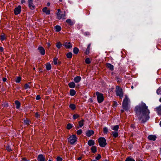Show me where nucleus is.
I'll return each mask as SVG.
<instances>
[{"label": "nucleus", "mask_w": 161, "mask_h": 161, "mask_svg": "<svg viewBox=\"0 0 161 161\" xmlns=\"http://www.w3.org/2000/svg\"><path fill=\"white\" fill-rule=\"evenodd\" d=\"M79 52V49L77 47H75L73 50V52L75 54H77Z\"/></svg>", "instance_id": "32"}, {"label": "nucleus", "mask_w": 161, "mask_h": 161, "mask_svg": "<svg viewBox=\"0 0 161 161\" xmlns=\"http://www.w3.org/2000/svg\"><path fill=\"white\" fill-rule=\"evenodd\" d=\"M96 95L97 96L98 102L99 103H101L103 102V94L100 93L98 92H96Z\"/></svg>", "instance_id": "6"}, {"label": "nucleus", "mask_w": 161, "mask_h": 161, "mask_svg": "<svg viewBox=\"0 0 161 161\" xmlns=\"http://www.w3.org/2000/svg\"><path fill=\"white\" fill-rule=\"evenodd\" d=\"M38 50H39L40 53L42 55H43L45 54V50H44V49L42 47H39L38 48Z\"/></svg>", "instance_id": "10"}, {"label": "nucleus", "mask_w": 161, "mask_h": 161, "mask_svg": "<svg viewBox=\"0 0 161 161\" xmlns=\"http://www.w3.org/2000/svg\"><path fill=\"white\" fill-rule=\"evenodd\" d=\"M53 63L54 64H56L57 63V59L56 58H54L53 59Z\"/></svg>", "instance_id": "47"}, {"label": "nucleus", "mask_w": 161, "mask_h": 161, "mask_svg": "<svg viewBox=\"0 0 161 161\" xmlns=\"http://www.w3.org/2000/svg\"><path fill=\"white\" fill-rule=\"evenodd\" d=\"M79 117H80L79 115L78 114H74L73 116V119H77V118H79Z\"/></svg>", "instance_id": "41"}, {"label": "nucleus", "mask_w": 161, "mask_h": 161, "mask_svg": "<svg viewBox=\"0 0 161 161\" xmlns=\"http://www.w3.org/2000/svg\"><path fill=\"white\" fill-rule=\"evenodd\" d=\"M81 77L79 76H77L74 78V81L76 83H78L81 80Z\"/></svg>", "instance_id": "19"}, {"label": "nucleus", "mask_w": 161, "mask_h": 161, "mask_svg": "<svg viewBox=\"0 0 161 161\" xmlns=\"http://www.w3.org/2000/svg\"><path fill=\"white\" fill-rule=\"evenodd\" d=\"M99 145L102 147H105L107 144L106 139L103 137H100L98 139Z\"/></svg>", "instance_id": "4"}, {"label": "nucleus", "mask_w": 161, "mask_h": 161, "mask_svg": "<svg viewBox=\"0 0 161 161\" xmlns=\"http://www.w3.org/2000/svg\"><path fill=\"white\" fill-rule=\"evenodd\" d=\"M30 84V83H29L28 84H25L24 88L25 89H27L28 88H30V86H29V84Z\"/></svg>", "instance_id": "40"}, {"label": "nucleus", "mask_w": 161, "mask_h": 161, "mask_svg": "<svg viewBox=\"0 0 161 161\" xmlns=\"http://www.w3.org/2000/svg\"><path fill=\"white\" fill-rule=\"evenodd\" d=\"M25 0H21V3L22 4L25 3Z\"/></svg>", "instance_id": "54"}, {"label": "nucleus", "mask_w": 161, "mask_h": 161, "mask_svg": "<svg viewBox=\"0 0 161 161\" xmlns=\"http://www.w3.org/2000/svg\"><path fill=\"white\" fill-rule=\"evenodd\" d=\"M8 106V104H5V105H4V107H7Z\"/></svg>", "instance_id": "59"}, {"label": "nucleus", "mask_w": 161, "mask_h": 161, "mask_svg": "<svg viewBox=\"0 0 161 161\" xmlns=\"http://www.w3.org/2000/svg\"><path fill=\"white\" fill-rule=\"evenodd\" d=\"M47 44L48 45V47H50V43L49 42L48 43H47Z\"/></svg>", "instance_id": "58"}, {"label": "nucleus", "mask_w": 161, "mask_h": 161, "mask_svg": "<svg viewBox=\"0 0 161 161\" xmlns=\"http://www.w3.org/2000/svg\"><path fill=\"white\" fill-rule=\"evenodd\" d=\"M112 133L113 136L114 138H116L118 136V133L117 131H113Z\"/></svg>", "instance_id": "25"}, {"label": "nucleus", "mask_w": 161, "mask_h": 161, "mask_svg": "<svg viewBox=\"0 0 161 161\" xmlns=\"http://www.w3.org/2000/svg\"><path fill=\"white\" fill-rule=\"evenodd\" d=\"M39 114H38V113H36V114H35V116L37 118H39Z\"/></svg>", "instance_id": "50"}, {"label": "nucleus", "mask_w": 161, "mask_h": 161, "mask_svg": "<svg viewBox=\"0 0 161 161\" xmlns=\"http://www.w3.org/2000/svg\"><path fill=\"white\" fill-rule=\"evenodd\" d=\"M69 107L72 110H74L75 108V106L74 104H70Z\"/></svg>", "instance_id": "30"}, {"label": "nucleus", "mask_w": 161, "mask_h": 161, "mask_svg": "<svg viewBox=\"0 0 161 161\" xmlns=\"http://www.w3.org/2000/svg\"><path fill=\"white\" fill-rule=\"evenodd\" d=\"M46 69L47 70H50L51 69V65L49 64H47L46 65Z\"/></svg>", "instance_id": "28"}, {"label": "nucleus", "mask_w": 161, "mask_h": 161, "mask_svg": "<svg viewBox=\"0 0 161 161\" xmlns=\"http://www.w3.org/2000/svg\"><path fill=\"white\" fill-rule=\"evenodd\" d=\"M38 161H45V157L42 154L38 155L37 157Z\"/></svg>", "instance_id": "13"}, {"label": "nucleus", "mask_w": 161, "mask_h": 161, "mask_svg": "<svg viewBox=\"0 0 161 161\" xmlns=\"http://www.w3.org/2000/svg\"><path fill=\"white\" fill-rule=\"evenodd\" d=\"M61 12V10L60 9H58V12L57 13V15H58V14H60V13Z\"/></svg>", "instance_id": "52"}, {"label": "nucleus", "mask_w": 161, "mask_h": 161, "mask_svg": "<svg viewBox=\"0 0 161 161\" xmlns=\"http://www.w3.org/2000/svg\"><path fill=\"white\" fill-rule=\"evenodd\" d=\"M3 81L5 82L7 80V79L6 78H4L3 79Z\"/></svg>", "instance_id": "55"}, {"label": "nucleus", "mask_w": 161, "mask_h": 161, "mask_svg": "<svg viewBox=\"0 0 161 161\" xmlns=\"http://www.w3.org/2000/svg\"><path fill=\"white\" fill-rule=\"evenodd\" d=\"M64 45L65 46L66 48H70L72 47V45L71 44L70 42H65Z\"/></svg>", "instance_id": "11"}, {"label": "nucleus", "mask_w": 161, "mask_h": 161, "mask_svg": "<svg viewBox=\"0 0 161 161\" xmlns=\"http://www.w3.org/2000/svg\"><path fill=\"white\" fill-rule=\"evenodd\" d=\"M135 111L137 117L142 122H146L149 118L150 111L146 104L143 103L136 107Z\"/></svg>", "instance_id": "1"}, {"label": "nucleus", "mask_w": 161, "mask_h": 161, "mask_svg": "<svg viewBox=\"0 0 161 161\" xmlns=\"http://www.w3.org/2000/svg\"><path fill=\"white\" fill-rule=\"evenodd\" d=\"M121 111L122 113H123L124 112V110H121Z\"/></svg>", "instance_id": "62"}, {"label": "nucleus", "mask_w": 161, "mask_h": 161, "mask_svg": "<svg viewBox=\"0 0 161 161\" xmlns=\"http://www.w3.org/2000/svg\"><path fill=\"white\" fill-rule=\"evenodd\" d=\"M15 103L16 105V108L18 109L19 108L20 105V103L19 101L16 100L15 101Z\"/></svg>", "instance_id": "22"}, {"label": "nucleus", "mask_w": 161, "mask_h": 161, "mask_svg": "<svg viewBox=\"0 0 161 161\" xmlns=\"http://www.w3.org/2000/svg\"><path fill=\"white\" fill-rule=\"evenodd\" d=\"M66 14L65 13V12H64L63 14H58L57 15V19H65L64 17L66 16Z\"/></svg>", "instance_id": "7"}, {"label": "nucleus", "mask_w": 161, "mask_h": 161, "mask_svg": "<svg viewBox=\"0 0 161 161\" xmlns=\"http://www.w3.org/2000/svg\"><path fill=\"white\" fill-rule=\"evenodd\" d=\"M6 150L8 152H10L11 151H12L11 148L9 146H6Z\"/></svg>", "instance_id": "42"}, {"label": "nucleus", "mask_w": 161, "mask_h": 161, "mask_svg": "<svg viewBox=\"0 0 161 161\" xmlns=\"http://www.w3.org/2000/svg\"><path fill=\"white\" fill-rule=\"evenodd\" d=\"M24 122L25 124L26 125H28L29 124V121L27 119L24 120Z\"/></svg>", "instance_id": "39"}, {"label": "nucleus", "mask_w": 161, "mask_h": 161, "mask_svg": "<svg viewBox=\"0 0 161 161\" xmlns=\"http://www.w3.org/2000/svg\"><path fill=\"white\" fill-rule=\"evenodd\" d=\"M21 8V6L19 5L17 7L15 8L14 9V13L15 15H17L20 13Z\"/></svg>", "instance_id": "8"}, {"label": "nucleus", "mask_w": 161, "mask_h": 161, "mask_svg": "<svg viewBox=\"0 0 161 161\" xmlns=\"http://www.w3.org/2000/svg\"><path fill=\"white\" fill-rule=\"evenodd\" d=\"M125 161H135V160L132 159L130 158H126L125 160Z\"/></svg>", "instance_id": "44"}, {"label": "nucleus", "mask_w": 161, "mask_h": 161, "mask_svg": "<svg viewBox=\"0 0 161 161\" xmlns=\"http://www.w3.org/2000/svg\"><path fill=\"white\" fill-rule=\"evenodd\" d=\"M106 67L109 68L111 70H113L114 69V66L110 64L107 63L106 64Z\"/></svg>", "instance_id": "16"}, {"label": "nucleus", "mask_w": 161, "mask_h": 161, "mask_svg": "<svg viewBox=\"0 0 161 161\" xmlns=\"http://www.w3.org/2000/svg\"><path fill=\"white\" fill-rule=\"evenodd\" d=\"M76 93L75 91L74 90H71L70 91V94L72 96L74 95Z\"/></svg>", "instance_id": "27"}, {"label": "nucleus", "mask_w": 161, "mask_h": 161, "mask_svg": "<svg viewBox=\"0 0 161 161\" xmlns=\"http://www.w3.org/2000/svg\"><path fill=\"white\" fill-rule=\"evenodd\" d=\"M21 80V78L20 77H18L15 80V82L16 83H19Z\"/></svg>", "instance_id": "43"}, {"label": "nucleus", "mask_w": 161, "mask_h": 161, "mask_svg": "<svg viewBox=\"0 0 161 161\" xmlns=\"http://www.w3.org/2000/svg\"><path fill=\"white\" fill-rule=\"evenodd\" d=\"M119 128V126L118 125H116L112 127L111 129L113 130H115V131H117Z\"/></svg>", "instance_id": "21"}, {"label": "nucleus", "mask_w": 161, "mask_h": 161, "mask_svg": "<svg viewBox=\"0 0 161 161\" xmlns=\"http://www.w3.org/2000/svg\"><path fill=\"white\" fill-rule=\"evenodd\" d=\"M159 101L160 102H161V97L159 99Z\"/></svg>", "instance_id": "64"}, {"label": "nucleus", "mask_w": 161, "mask_h": 161, "mask_svg": "<svg viewBox=\"0 0 161 161\" xmlns=\"http://www.w3.org/2000/svg\"><path fill=\"white\" fill-rule=\"evenodd\" d=\"M22 159L24 160H26V159L25 158H22Z\"/></svg>", "instance_id": "61"}, {"label": "nucleus", "mask_w": 161, "mask_h": 161, "mask_svg": "<svg viewBox=\"0 0 161 161\" xmlns=\"http://www.w3.org/2000/svg\"><path fill=\"white\" fill-rule=\"evenodd\" d=\"M28 3L29 8L31 10H33L35 9V5L33 3L32 0H28Z\"/></svg>", "instance_id": "9"}, {"label": "nucleus", "mask_w": 161, "mask_h": 161, "mask_svg": "<svg viewBox=\"0 0 161 161\" xmlns=\"http://www.w3.org/2000/svg\"><path fill=\"white\" fill-rule=\"evenodd\" d=\"M91 150H92V152L93 153H95L97 151V148H96V147L95 146H92L91 148Z\"/></svg>", "instance_id": "26"}, {"label": "nucleus", "mask_w": 161, "mask_h": 161, "mask_svg": "<svg viewBox=\"0 0 161 161\" xmlns=\"http://www.w3.org/2000/svg\"><path fill=\"white\" fill-rule=\"evenodd\" d=\"M82 132V130H78L77 132L76 133L78 135H80Z\"/></svg>", "instance_id": "45"}, {"label": "nucleus", "mask_w": 161, "mask_h": 161, "mask_svg": "<svg viewBox=\"0 0 161 161\" xmlns=\"http://www.w3.org/2000/svg\"><path fill=\"white\" fill-rule=\"evenodd\" d=\"M40 99V96L39 95H38L36 96V99L37 100H39Z\"/></svg>", "instance_id": "51"}, {"label": "nucleus", "mask_w": 161, "mask_h": 161, "mask_svg": "<svg viewBox=\"0 0 161 161\" xmlns=\"http://www.w3.org/2000/svg\"><path fill=\"white\" fill-rule=\"evenodd\" d=\"M81 159V157H79V158H78V160H80Z\"/></svg>", "instance_id": "60"}, {"label": "nucleus", "mask_w": 161, "mask_h": 161, "mask_svg": "<svg viewBox=\"0 0 161 161\" xmlns=\"http://www.w3.org/2000/svg\"><path fill=\"white\" fill-rule=\"evenodd\" d=\"M56 160L57 161H62V159L61 158L58 157L56 158Z\"/></svg>", "instance_id": "49"}, {"label": "nucleus", "mask_w": 161, "mask_h": 161, "mask_svg": "<svg viewBox=\"0 0 161 161\" xmlns=\"http://www.w3.org/2000/svg\"><path fill=\"white\" fill-rule=\"evenodd\" d=\"M94 131L92 130H88L86 133V135L88 136H90L94 134Z\"/></svg>", "instance_id": "14"}, {"label": "nucleus", "mask_w": 161, "mask_h": 161, "mask_svg": "<svg viewBox=\"0 0 161 161\" xmlns=\"http://www.w3.org/2000/svg\"><path fill=\"white\" fill-rule=\"evenodd\" d=\"M156 137L155 135H151L148 136V138L150 140L153 141H155L156 140Z\"/></svg>", "instance_id": "17"}, {"label": "nucleus", "mask_w": 161, "mask_h": 161, "mask_svg": "<svg viewBox=\"0 0 161 161\" xmlns=\"http://www.w3.org/2000/svg\"><path fill=\"white\" fill-rule=\"evenodd\" d=\"M91 44H88V46L87 47L86 51V54H89L90 53V47L91 46Z\"/></svg>", "instance_id": "24"}, {"label": "nucleus", "mask_w": 161, "mask_h": 161, "mask_svg": "<svg viewBox=\"0 0 161 161\" xmlns=\"http://www.w3.org/2000/svg\"><path fill=\"white\" fill-rule=\"evenodd\" d=\"M3 48L2 47H0V52H2L3 51Z\"/></svg>", "instance_id": "53"}, {"label": "nucleus", "mask_w": 161, "mask_h": 161, "mask_svg": "<svg viewBox=\"0 0 161 161\" xmlns=\"http://www.w3.org/2000/svg\"><path fill=\"white\" fill-rule=\"evenodd\" d=\"M157 93L158 95H161V87H159L157 90Z\"/></svg>", "instance_id": "34"}, {"label": "nucleus", "mask_w": 161, "mask_h": 161, "mask_svg": "<svg viewBox=\"0 0 161 161\" xmlns=\"http://www.w3.org/2000/svg\"><path fill=\"white\" fill-rule=\"evenodd\" d=\"M66 22L69 24L70 25H73V22L70 19H68L66 20Z\"/></svg>", "instance_id": "29"}, {"label": "nucleus", "mask_w": 161, "mask_h": 161, "mask_svg": "<svg viewBox=\"0 0 161 161\" xmlns=\"http://www.w3.org/2000/svg\"><path fill=\"white\" fill-rule=\"evenodd\" d=\"M62 46V44L60 42H58L56 44V47L58 48H60Z\"/></svg>", "instance_id": "36"}, {"label": "nucleus", "mask_w": 161, "mask_h": 161, "mask_svg": "<svg viewBox=\"0 0 161 161\" xmlns=\"http://www.w3.org/2000/svg\"><path fill=\"white\" fill-rule=\"evenodd\" d=\"M85 62L87 64H89L91 63L90 59L89 58H87L85 59Z\"/></svg>", "instance_id": "37"}, {"label": "nucleus", "mask_w": 161, "mask_h": 161, "mask_svg": "<svg viewBox=\"0 0 161 161\" xmlns=\"http://www.w3.org/2000/svg\"><path fill=\"white\" fill-rule=\"evenodd\" d=\"M47 7H44L42 11L44 12L45 13L47 14H50V11L49 10H47Z\"/></svg>", "instance_id": "18"}, {"label": "nucleus", "mask_w": 161, "mask_h": 161, "mask_svg": "<svg viewBox=\"0 0 161 161\" xmlns=\"http://www.w3.org/2000/svg\"><path fill=\"white\" fill-rule=\"evenodd\" d=\"M101 158V156L100 154H98L97 156L96 157V159L97 160H99Z\"/></svg>", "instance_id": "48"}, {"label": "nucleus", "mask_w": 161, "mask_h": 161, "mask_svg": "<svg viewBox=\"0 0 161 161\" xmlns=\"http://www.w3.org/2000/svg\"><path fill=\"white\" fill-rule=\"evenodd\" d=\"M77 138L75 135H73L70 136L68 139V141L70 144H73L76 142Z\"/></svg>", "instance_id": "5"}, {"label": "nucleus", "mask_w": 161, "mask_h": 161, "mask_svg": "<svg viewBox=\"0 0 161 161\" xmlns=\"http://www.w3.org/2000/svg\"><path fill=\"white\" fill-rule=\"evenodd\" d=\"M50 5V3H47V6H49Z\"/></svg>", "instance_id": "57"}, {"label": "nucleus", "mask_w": 161, "mask_h": 161, "mask_svg": "<svg viewBox=\"0 0 161 161\" xmlns=\"http://www.w3.org/2000/svg\"><path fill=\"white\" fill-rule=\"evenodd\" d=\"M66 56L68 58H70L72 56V53L70 52L69 53L67 54Z\"/></svg>", "instance_id": "31"}, {"label": "nucleus", "mask_w": 161, "mask_h": 161, "mask_svg": "<svg viewBox=\"0 0 161 161\" xmlns=\"http://www.w3.org/2000/svg\"><path fill=\"white\" fill-rule=\"evenodd\" d=\"M85 35H90V33L89 32H85Z\"/></svg>", "instance_id": "56"}, {"label": "nucleus", "mask_w": 161, "mask_h": 161, "mask_svg": "<svg viewBox=\"0 0 161 161\" xmlns=\"http://www.w3.org/2000/svg\"><path fill=\"white\" fill-rule=\"evenodd\" d=\"M133 86H132L131 87V88L132 89H133Z\"/></svg>", "instance_id": "63"}, {"label": "nucleus", "mask_w": 161, "mask_h": 161, "mask_svg": "<svg viewBox=\"0 0 161 161\" xmlns=\"http://www.w3.org/2000/svg\"><path fill=\"white\" fill-rule=\"evenodd\" d=\"M158 114L161 115V105L158 107H157L155 109Z\"/></svg>", "instance_id": "12"}, {"label": "nucleus", "mask_w": 161, "mask_h": 161, "mask_svg": "<svg viewBox=\"0 0 161 161\" xmlns=\"http://www.w3.org/2000/svg\"><path fill=\"white\" fill-rule=\"evenodd\" d=\"M103 132L104 134H107L108 132V129L106 127H104L103 129Z\"/></svg>", "instance_id": "38"}, {"label": "nucleus", "mask_w": 161, "mask_h": 161, "mask_svg": "<svg viewBox=\"0 0 161 161\" xmlns=\"http://www.w3.org/2000/svg\"><path fill=\"white\" fill-rule=\"evenodd\" d=\"M70 88H74L75 86V84L74 82H70L68 84Z\"/></svg>", "instance_id": "23"}, {"label": "nucleus", "mask_w": 161, "mask_h": 161, "mask_svg": "<svg viewBox=\"0 0 161 161\" xmlns=\"http://www.w3.org/2000/svg\"><path fill=\"white\" fill-rule=\"evenodd\" d=\"M130 101L127 95H125V97L122 103V107L123 109L125 110L128 109V104Z\"/></svg>", "instance_id": "2"}, {"label": "nucleus", "mask_w": 161, "mask_h": 161, "mask_svg": "<svg viewBox=\"0 0 161 161\" xmlns=\"http://www.w3.org/2000/svg\"><path fill=\"white\" fill-rule=\"evenodd\" d=\"M72 125L70 124L69 123L67 125V128L68 129H70L72 127Z\"/></svg>", "instance_id": "35"}, {"label": "nucleus", "mask_w": 161, "mask_h": 161, "mask_svg": "<svg viewBox=\"0 0 161 161\" xmlns=\"http://www.w3.org/2000/svg\"><path fill=\"white\" fill-rule=\"evenodd\" d=\"M84 120L82 119L79 122V126H78L76 128V129H78L80 127H82L84 125Z\"/></svg>", "instance_id": "15"}, {"label": "nucleus", "mask_w": 161, "mask_h": 161, "mask_svg": "<svg viewBox=\"0 0 161 161\" xmlns=\"http://www.w3.org/2000/svg\"><path fill=\"white\" fill-rule=\"evenodd\" d=\"M5 39V36L4 35H2L1 36V39L2 41H3Z\"/></svg>", "instance_id": "46"}, {"label": "nucleus", "mask_w": 161, "mask_h": 161, "mask_svg": "<svg viewBox=\"0 0 161 161\" xmlns=\"http://www.w3.org/2000/svg\"><path fill=\"white\" fill-rule=\"evenodd\" d=\"M116 94L117 96H119L120 98L123 97V92L122 89L119 87V86L116 87Z\"/></svg>", "instance_id": "3"}, {"label": "nucleus", "mask_w": 161, "mask_h": 161, "mask_svg": "<svg viewBox=\"0 0 161 161\" xmlns=\"http://www.w3.org/2000/svg\"><path fill=\"white\" fill-rule=\"evenodd\" d=\"M56 30L58 32L61 30V27L58 25H57L55 26Z\"/></svg>", "instance_id": "33"}, {"label": "nucleus", "mask_w": 161, "mask_h": 161, "mask_svg": "<svg viewBox=\"0 0 161 161\" xmlns=\"http://www.w3.org/2000/svg\"><path fill=\"white\" fill-rule=\"evenodd\" d=\"M88 144L89 146H93L95 144L94 141L93 140H90L88 141Z\"/></svg>", "instance_id": "20"}]
</instances>
